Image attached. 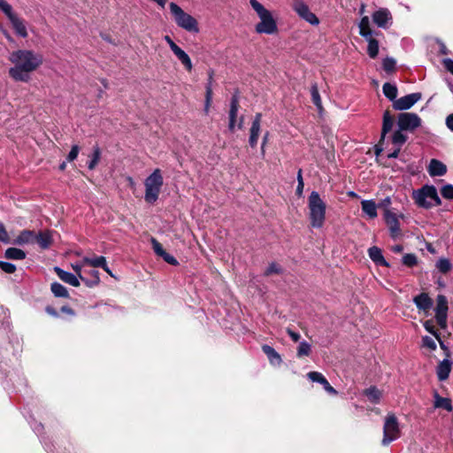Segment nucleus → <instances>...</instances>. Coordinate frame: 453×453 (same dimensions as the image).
<instances>
[{
	"label": "nucleus",
	"mask_w": 453,
	"mask_h": 453,
	"mask_svg": "<svg viewBox=\"0 0 453 453\" xmlns=\"http://www.w3.org/2000/svg\"><path fill=\"white\" fill-rule=\"evenodd\" d=\"M13 65L9 70V75L16 81L27 82L30 73L35 71L43 62L42 56L28 50H18L9 56Z\"/></svg>",
	"instance_id": "1"
},
{
	"label": "nucleus",
	"mask_w": 453,
	"mask_h": 453,
	"mask_svg": "<svg viewBox=\"0 0 453 453\" xmlns=\"http://www.w3.org/2000/svg\"><path fill=\"white\" fill-rule=\"evenodd\" d=\"M250 4L259 18L255 27L256 32L270 35L277 34L279 29L273 13L257 0H250Z\"/></svg>",
	"instance_id": "2"
},
{
	"label": "nucleus",
	"mask_w": 453,
	"mask_h": 453,
	"mask_svg": "<svg viewBox=\"0 0 453 453\" xmlns=\"http://www.w3.org/2000/svg\"><path fill=\"white\" fill-rule=\"evenodd\" d=\"M310 224L314 228H321L326 221V204L317 191L308 197Z\"/></svg>",
	"instance_id": "3"
},
{
	"label": "nucleus",
	"mask_w": 453,
	"mask_h": 453,
	"mask_svg": "<svg viewBox=\"0 0 453 453\" xmlns=\"http://www.w3.org/2000/svg\"><path fill=\"white\" fill-rule=\"evenodd\" d=\"M412 198L418 207L425 209L441 204L437 189L433 185H425L421 188L413 190Z\"/></svg>",
	"instance_id": "4"
},
{
	"label": "nucleus",
	"mask_w": 453,
	"mask_h": 453,
	"mask_svg": "<svg viewBox=\"0 0 453 453\" xmlns=\"http://www.w3.org/2000/svg\"><path fill=\"white\" fill-rule=\"evenodd\" d=\"M163 184L161 170L157 168L144 180V200L149 203H155L158 199Z\"/></svg>",
	"instance_id": "5"
},
{
	"label": "nucleus",
	"mask_w": 453,
	"mask_h": 453,
	"mask_svg": "<svg viewBox=\"0 0 453 453\" xmlns=\"http://www.w3.org/2000/svg\"><path fill=\"white\" fill-rule=\"evenodd\" d=\"M169 9L178 27L190 33L199 32L197 20L193 16L184 12L177 4L173 2L170 3Z\"/></svg>",
	"instance_id": "6"
},
{
	"label": "nucleus",
	"mask_w": 453,
	"mask_h": 453,
	"mask_svg": "<svg viewBox=\"0 0 453 453\" xmlns=\"http://www.w3.org/2000/svg\"><path fill=\"white\" fill-rule=\"evenodd\" d=\"M401 435L398 420L395 414H388L383 426V438L381 443L388 446L393 441L398 439Z\"/></svg>",
	"instance_id": "7"
},
{
	"label": "nucleus",
	"mask_w": 453,
	"mask_h": 453,
	"mask_svg": "<svg viewBox=\"0 0 453 453\" xmlns=\"http://www.w3.org/2000/svg\"><path fill=\"white\" fill-rule=\"evenodd\" d=\"M421 125V119L416 113L403 112L397 117V127L403 131L412 132Z\"/></svg>",
	"instance_id": "8"
},
{
	"label": "nucleus",
	"mask_w": 453,
	"mask_h": 453,
	"mask_svg": "<svg viewBox=\"0 0 453 453\" xmlns=\"http://www.w3.org/2000/svg\"><path fill=\"white\" fill-rule=\"evenodd\" d=\"M448 300L445 296L439 295L436 298L435 307V319L437 324L441 329H446L448 326Z\"/></svg>",
	"instance_id": "9"
},
{
	"label": "nucleus",
	"mask_w": 453,
	"mask_h": 453,
	"mask_svg": "<svg viewBox=\"0 0 453 453\" xmlns=\"http://www.w3.org/2000/svg\"><path fill=\"white\" fill-rule=\"evenodd\" d=\"M292 6L294 11L305 21L313 26L319 25V19L310 11L309 6L303 1L295 0Z\"/></svg>",
	"instance_id": "10"
},
{
	"label": "nucleus",
	"mask_w": 453,
	"mask_h": 453,
	"mask_svg": "<svg viewBox=\"0 0 453 453\" xmlns=\"http://www.w3.org/2000/svg\"><path fill=\"white\" fill-rule=\"evenodd\" d=\"M399 217H402V215H397L390 210H386L384 212V219L388 226L390 236L394 239L401 235Z\"/></svg>",
	"instance_id": "11"
},
{
	"label": "nucleus",
	"mask_w": 453,
	"mask_h": 453,
	"mask_svg": "<svg viewBox=\"0 0 453 453\" xmlns=\"http://www.w3.org/2000/svg\"><path fill=\"white\" fill-rule=\"evenodd\" d=\"M421 99L420 93H412L402 96L393 102V107L397 111H404L411 108L418 101Z\"/></svg>",
	"instance_id": "12"
},
{
	"label": "nucleus",
	"mask_w": 453,
	"mask_h": 453,
	"mask_svg": "<svg viewBox=\"0 0 453 453\" xmlns=\"http://www.w3.org/2000/svg\"><path fill=\"white\" fill-rule=\"evenodd\" d=\"M261 119H262V114L257 113L252 121V124H251V127L250 129V137H249V143L251 148H255L257 144L258 137H259L260 132H261Z\"/></svg>",
	"instance_id": "13"
},
{
	"label": "nucleus",
	"mask_w": 453,
	"mask_h": 453,
	"mask_svg": "<svg viewBox=\"0 0 453 453\" xmlns=\"http://www.w3.org/2000/svg\"><path fill=\"white\" fill-rule=\"evenodd\" d=\"M427 172L431 177L443 176L447 173V166L441 161L433 158L427 165Z\"/></svg>",
	"instance_id": "14"
},
{
	"label": "nucleus",
	"mask_w": 453,
	"mask_h": 453,
	"mask_svg": "<svg viewBox=\"0 0 453 453\" xmlns=\"http://www.w3.org/2000/svg\"><path fill=\"white\" fill-rule=\"evenodd\" d=\"M8 19L10 20L15 33L19 36L22 38L27 37L28 34L27 30L26 22L24 19L19 18L16 13L11 16Z\"/></svg>",
	"instance_id": "15"
},
{
	"label": "nucleus",
	"mask_w": 453,
	"mask_h": 453,
	"mask_svg": "<svg viewBox=\"0 0 453 453\" xmlns=\"http://www.w3.org/2000/svg\"><path fill=\"white\" fill-rule=\"evenodd\" d=\"M372 19L378 27H387L391 20V15L387 9H380L372 14Z\"/></svg>",
	"instance_id": "16"
},
{
	"label": "nucleus",
	"mask_w": 453,
	"mask_h": 453,
	"mask_svg": "<svg viewBox=\"0 0 453 453\" xmlns=\"http://www.w3.org/2000/svg\"><path fill=\"white\" fill-rule=\"evenodd\" d=\"M54 271L56 272L58 278L61 280H63L64 282H65L73 287L80 286V280L76 275H74L71 273L65 272L59 267H55Z\"/></svg>",
	"instance_id": "17"
},
{
	"label": "nucleus",
	"mask_w": 453,
	"mask_h": 453,
	"mask_svg": "<svg viewBox=\"0 0 453 453\" xmlns=\"http://www.w3.org/2000/svg\"><path fill=\"white\" fill-rule=\"evenodd\" d=\"M238 110H239L238 98L236 96H234L231 99L230 111H229L228 128L231 132H234V128H235Z\"/></svg>",
	"instance_id": "18"
},
{
	"label": "nucleus",
	"mask_w": 453,
	"mask_h": 453,
	"mask_svg": "<svg viewBox=\"0 0 453 453\" xmlns=\"http://www.w3.org/2000/svg\"><path fill=\"white\" fill-rule=\"evenodd\" d=\"M452 362L449 359H443L437 366L436 373L439 380H446L450 373Z\"/></svg>",
	"instance_id": "19"
},
{
	"label": "nucleus",
	"mask_w": 453,
	"mask_h": 453,
	"mask_svg": "<svg viewBox=\"0 0 453 453\" xmlns=\"http://www.w3.org/2000/svg\"><path fill=\"white\" fill-rule=\"evenodd\" d=\"M413 302L417 308L421 311H428L432 305L433 301L426 293H421L413 298Z\"/></svg>",
	"instance_id": "20"
},
{
	"label": "nucleus",
	"mask_w": 453,
	"mask_h": 453,
	"mask_svg": "<svg viewBox=\"0 0 453 453\" xmlns=\"http://www.w3.org/2000/svg\"><path fill=\"white\" fill-rule=\"evenodd\" d=\"M36 234L34 231L24 230L16 237L14 243L18 245L35 243Z\"/></svg>",
	"instance_id": "21"
},
{
	"label": "nucleus",
	"mask_w": 453,
	"mask_h": 453,
	"mask_svg": "<svg viewBox=\"0 0 453 453\" xmlns=\"http://www.w3.org/2000/svg\"><path fill=\"white\" fill-rule=\"evenodd\" d=\"M172 51L176 56V58L180 61V63L184 65L186 70L190 72L193 68V65L189 56L179 46Z\"/></svg>",
	"instance_id": "22"
},
{
	"label": "nucleus",
	"mask_w": 453,
	"mask_h": 453,
	"mask_svg": "<svg viewBox=\"0 0 453 453\" xmlns=\"http://www.w3.org/2000/svg\"><path fill=\"white\" fill-rule=\"evenodd\" d=\"M368 255L376 265L388 266V263L385 260L380 248L376 246L371 247L368 250Z\"/></svg>",
	"instance_id": "23"
},
{
	"label": "nucleus",
	"mask_w": 453,
	"mask_h": 453,
	"mask_svg": "<svg viewBox=\"0 0 453 453\" xmlns=\"http://www.w3.org/2000/svg\"><path fill=\"white\" fill-rule=\"evenodd\" d=\"M35 242L42 249H48L52 242V233L50 231H43L36 234Z\"/></svg>",
	"instance_id": "24"
},
{
	"label": "nucleus",
	"mask_w": 453,
	"mask_h": 453,
	"mask_svg": "<svg viewBox=\"0 0 453 453\" xmlns=\"http://www.w3.org/2000/svg\"><path fill=\"white\" fill-rule=\"evenodd\" d=\"M361 206L364 213H365L370 219L377 217V205L373 200H363L361 202Z\"/></svg>",
	"instance_id": "25"
},
{
	"label": "nucleus",
	"mask_w": 453,
	"mask_h": 453,
	"mask_svg": "<svg viewBox=\"0 0 453 453\" xmlns=\"http://www.w3.org/2000/svg\"><path fill=\"white\" fill-rule=\"evenodd\" d=\"M264 353L267 356L269 361L273 365H280L281 363V357L279 353L271 346L264 345L262 347Z\"/></svg>",
	"instance_id": "26"
},
{
	"label": "nucleus",
	"mask_w": 453,
	"mask_h": 453,
	"mask_svg": "<svg viewBox=\"0 0 453 453\" xmlns=\"http://www.w3.org/2000/svg\"><path fill=\"white\" fill-rule=\"evenodd\" d=\"M434 408H441L448 411H450L452 410L451 402L449 398L440 396L436 391L434 394Z\"/></svg>",
	"instance_id": "27"
},
{
	"label": "nucleus",
	"mask_w": 453,
	"mask_h": 453,
	"mask_svg": "<svg viewBox=\"0 0 453 453\" xmlns=\"http://www.w3.org/2000/svg\"><path fill=\"white\" fill-rule=\"evenodd\" d=\"M394 125V119L390 116L388 111H386L383 115V122H382V129H381V137L380 141H383L386 134L391 131Z\"/></svg>",
	"instance_id": "28"
},
{
	"label": "nucleus",
	"mask_w": 453,
	"mask_h": 453,
	"mask_svg": "<svg viewBox=\"0 0 453 453\" xmlns=\"http://www.w3.org/2000/svg\"><path fill=\"white\" fill-rule=\"evenodd\" d=\"M368 42L367 53L371 58H375L379 53V42L372 38V35L365 37Z\"/></svg>",
	"instance_id": "29"
},
{
	"label": "nucleus",
	"mask_w": 453,
	"mask_h": 453,
	"mask_svg": "<svg viewBox=\"0 0 453 453\" xmlns=\"http://www.w3.org/2000/svg\"><path fill=\"white\" fill-rule=\"evenodd\" d=\"M4 257L7 259L22 260L26 257V252L18 248H8L5 250Z\"/></svg>",
	"instance_id": "30"
},
{
	"label": "nucleus",
	"mask_w": 453,
	"mask_h": 453,
	"mask_svg": "<svg viewBox=\"0 0 453 453\" xmlns=\"http://www.w3.org/2000/svg\"><path fill=\"white\" fill-rule=\"evenodd\" d=\"M359 34L361 36L369 37V35H372V31L370 27V20L367 16H365L361 19L359 24Z\"/></svg>",
	"instance_id": "31"
},
{
	"label": "nucleus",
	"mask_w": 453,
	"mask_h": 453,
	"mask_svg": "<svg viewBox=\"0 0 453 453\" xmlns=\"http://www.w3.org/2000/svg\"><path fill=\"white\" fill-rule=\"evenodd\" d=\"M90 159L88 163V167L89 170H94L96 166L98 165L101 158V150L98 146H95L93 148V152L89 156Z\"/></svg>",
	"instance_id": "32"
},
{
	"label": "nucleus",
	"mask_w": 453,
	"mask_h": 453,
	"mask_svg": "<svg viewBox=\"0 0 453 453\" xmlns=\"http://www.w3.org/2000/svg\"><path fill=\"white\" fill-rule=\"evenodd\" d=\"M365 395L372 403H378L381 398V391L375 387H371L365 391Z\"/></svg>",
	"instance_id": "33"
},
{
	"label": "nucleus",
	"mask_w": 453,
	"mask_h": 453,
	"mask_svg": "<svg viewBox=\"0 0 453 453\" xmlns=\"http://www.w3.org/2000/svg\"><path fill=\"white\" fill-rule=\"evenodd\" d=\"M83 263L84 264H87L88 265H90L92 267H103L105 265V263H106V259L103 256H100V257H83Z\"/></svg>",
	"instance_id": "34"
},
{
	"label": "nucleus",
	"mask_w": 453,
	"mask_h": 453,
	"mask_svg": "<svg viewBox=\"0 0 453 453\" xmlns=\"http://www.w3.org/2000/svg\"><path fill=\"white\" fill-rule=\"evenodd\" d=\"M383 93L386 97H388L390 101L396 100L397 96V88L396 86L391 84V83H385L382 88Z\"/></svg>",
	"instance_id": "35"
},
{
	"label": "nucleus",
	"mask_w": 453,
	"mask_h": 453,
	"mask_svg": "<svg viewBox=\"0 0 453 453\" xmlns=\"http://www.w3.org/2000/svg\"><path fill=\"white\" fill-rule=\"evenodd\" d=\"M84 273H88L90 275V279H88L84 276V282L85 284L88 286V287H94V286H96L99 281H100V278H99V273L96 270H90L88 272L87 271H84Z\"/></svg>",
	"instance_id": "36"
},
{
	"label": "nucleus",
	"mask_w": 453,
	"mask_h": 453,
	"mask_svg": "<svg viewBox=\"0 0 453 453\" xmlns=\"http://www.w3.org/2000/svg\"><path fill=\"white\" fill-rule=\"evenodd\" d=\"M407 141V136L403 134V130L397 129L392 135V142L396 147H402Z\"/></svg>",
	"instance_id": "37"
},
{
	"label": "nucleus",
	"mask_w": 453,
	"mask_h": 453,
	"mask_svg": "<svg viewBox=\"0 0 453 453\" xmlns=\"http://www.w3.org/2000/svg\"><path fill=\"white\" fill-rule=\"evenodd\" d=\"M51 291L57 297H67L68 296V291L62 284L58 282H53L51 284Z\"/></svg>",
	"instance_id": "38"
},
{
	"label": "nucleus",
	"mask_w": 453,
	"mask_h": 453,
	"mask_svg": "<svg viewBox=\"0 0 453 453\" xmlns=\"http://www.w3.org/2000/svg\"><path fill=\"white\" fill-rule=\"evenodd\" d=\"M311 344L309 342H307L306 341H303V342H300V343L297 347L296 356L298 357H308L311 354Z\"/></svg>",
	"instance_id": "39"
},
{
	"label": "nucleus",
	"mask_w": 453,
	"mask_h": 453,
	"mask_svg": "<svg viewBox=\"0 0 453 453\" xmlns=\"http://www.w3.org/2000/svg\"><path fill=\"white\" fill-rule=\"evenodd\" d=\"M311 100L319 111L322 110V101L319 96L317 84H312L311 88Z\"/></svg>",
	"instance_id": "40"
},
{
	"label": "nucleus",
	"mask_w": 453,
	"mask_h": 453,
	"mask_svg": "<svg viewBox=\"0 0 453 453\" xmlns=\"http://www.w3.org/2000/svg\"><path fill=\"white\" fill-rule=\"evenodd\" d=\"M436 268L442 273H447L452 269L451 262L445 257H441L436 262Z\"/></svg>",
	"instance_id": "41"
},
{
	"label": "nucleus",
	"mask_w": 453,
	"mask_h": 453,
	"mask_svg": "<svg viewBox=\"0 0 453 453\" xmlns=\"http://www.w3.org/2000/svg\"><path fill=\"white\" fill-rule=\"evenodd\" d=\"M307 377L313 382H318L319 384H321L323 386V388L326 387V385H327L329 382L327 381V380L325 378V376L319 372H310L308 374H307Z\"/></svg>",
	"instance_id": "42"
},
{
	"label": "nucleus",
	"mask_w": 453,
	"mask_h": 453,
	"mask_svg": "<svg viewBox=\"0 0 453 453\" xmlns=\"http://www.w3.org/2000/svg\"><path fill=\"white\" fill-rule=\"evenodd\" d=\"M212 102V88L211 82L206 86L205 102H204V113L208 114Z\"/></svg>",
	"instance_id": "43"
},
{
	"label": "nucleus",
	"mask_w": 453,
	"mask_h": 453,
	"mask_svg": "<svg viewBox=\"0 0 453 453\" xmlns=\"http://www.w3.org/2000/svg\"><path fill=\"white\" fill-rule=\"evenodd\" d=\"M423 348L428 349L430 351H434L436 349L437 345L435 341L430 336H423L422 337V345Z\"/></svg>",
	"instance_id": "44"
},
{
	"label": "nucleus",
	"mask_w": 453,
	"mask_h": 453,
	"mask_svg": "<svg viewBox=\"0 0 453 453\" xmlns=\"http://www.w3.org/2000/svg\"><path fill=\"white\" fill-rule=\"evenodd\" d=\"M425 329L434 336L436 340H440V333L435 329L433 321L431 319L426 320L423 323Z\"/></svg>",
	"instance_id": "45"
},
{
	"label": "nucleus",
	"mask_w": 453,
	"mask_h": 453,
	"mask_svg": "<svg viewBox=\"0 0 453 453\" xmlns=\"http://www.w3.org/2000/svg\"><path fill=\"white\" fill-rule=\"evenodd\" d=\"M402 262L406 266L413 267L418 264V259L414 254L410 253L403 257Z\"/></svg>",
	"instance_id": "46"
},
{
	"label": "nucleus",
	"mask_w": 453,
	"mask_h": 453,
	"mask_svg": "<svg viewBox=\"0 0 453 453\" xmlns=\"http://www.w3.org/2000/svg\"><path fill=\"white\" fill-rule=\"evenodd\" d=\"M86 265H88L83 263V259L79 263L72 264V268L76 273L77 277L80 278L81 280H84V271H82V268Z\"/></svg>",
	"instance_id": "47"
},
{
	"label": "nucleus",
	"mask_w": 453,
	"mask_h": 453,
	"mask_svg": "<svg viewBox=\"0 0 453 453\" xmlns=\"http://www.w3.org/2000/svg\"><path fill=\"white\" fill-rule=\"evenodd\" d=\"M0 10L6 15L8 19L15 14L12 11V5L5 0H0Z\"/></svg>",
	"instance_id": "48"
},
{
	"label": "nucleus",
	"mask_w": 453,
	"mask_h": 453,
	"mask_svg": "<svg viewBox=\"0 0 453 453\" xmlns=\"http://www.w3.org/2000/svg\"><path fill=\"white\" fill-rule=\"evenodd\" d=\"M441 194L445 199H453V185L446 184L441 188Z\"/></svg>",
	"instance_id": "49"
},
{
	"label": "nucleus",
	"mask_w": 453,
	"mask_h": 453,
	"mask_svg": "<svg viewBox=\"0 0 453 453\" xmlns=\"http://www.w3.org/2000/svg\"><path fill=\"white\" fill-rule=\"evenodd\" d=\"M151 244H152V249H153L154 252L157 256L162 257L164 255V253L165 252V250L163 249L162 245L155 238H151Z\"/></svg>",
	"instance_id": "50"
},
{
	"label": "nucleus",
	"mask_w": 453,
	"mask_h": 453,
	"mask_svg": "<svg viewBox=\"0 0 453 453\" xmlns=\"http://www.w3.org/2000/svg\"><path fill=\"white\" fill-rule=\"evenodd\" d=\"M0 268L6 273H13L16 271L15 265L9 262L0 261Z\"/></svg>",
	"instance_id": "51"
},
{
	"label": "nucleus",
	"mask_w": 453,
	"mask_h": 453,
	"mask_svg": "<svg viewBox=\"0 0 453 453\" xmlns=\"http://www.w3.org/2000/svg\"><path fill=\"white\" fill-rule=\"evenodd\" d=\"M382 65H383V68L386 72H392L395 69V59H393L391 58H386L383 60Z\"/></svg>",
	"instance_id": "52"
},
{
	"label": "nucleus",
	"mask_w": 453,
	"mask_h": 453,
	"mask_svg": "<svg viewBox=\"0 0 453 453\" xmlns=\"http://www.w3.org/2000/svg\"><path fill=\"white\" fill-rule=\"evenodd\" d=\"M79 152H80V147L78 145H73L67 156V160L69 162L75 160L78 157Z\"/></svg>",
	"instance_id": "53"
},
{
	"label": "nucleus",
	"mask_w": 453,
	"mask_h": 453,
	"mask_svg": "<svg viewBox=\"0 0 453 453\" xmlns=\"http://www.w3.org/2000/svg\"><path fill=\"white\" fill-rule=\"evenodd\" d=\"M280 272H281L280 267L277 264L273 263L267 267V269L265 271V274L270 275L273 273H280Z\"/></svg>",
	"instance_id": "54"
},
{
	"label": "nucleus",
	"mask_w": 453,
	"mask_h": 453,
	"mask_svg": "<svg viewBox=\"0 0 453 453\" xmlns=\"http://www.w3.org/2000/svg\"><path fill=\"white\" fill-rule=\"evenodd\" d=\"M0 241L3 242H9V236L5 230V227L3 223L0 222Z\"/></svg>",
	"instance_id": "55"
},
{
	"label": "nucleus",
	"mask_w": 453,
	"mask_h": 453,
	"mask_svg": "<svg viewBox=\"0 0 453 453\" xmlns=\"http://www.w3.org/2000/svg\"><path fill=\"white\" fill-rule=\"evenodd\" d=\"M161 257L170 265H175L178 264L176 258L167 252H165Z\"/></svg>",
	"instance_id": "56"
},
{
	"label": "nucleus",
	"mask_w": 453,
	"mask_h": 453,
	"mask_svg": "<svg viewBox=\"0 0 453 453\" xmlns=\"http://www.w3.org/2000/svg\"><path fill=\"white\" fill-rule=\"evenodd\" d=\"M442 64L445 69L453 74V60L451 58H444Z\"/></svg>",
	"instance_id": "57"
},
{
	"label": "nucleus",
	"mask_w": 453,
	"mask_h": 453,
	"mask_svg": "<svg viewBox=\"0 0 453 453\" xmlns=\"http://www.w3.org/2000/svg\"><path fill=\"white\" fill-rule=\"evenodd\" d=\"M287 333L292 339V341H294L295 342H299V340L301 339L300 334L291 330L290 328H287Z\"/></svg>",
	"instance_id": "58"
},
{
	"label": "nucleus",
	"mask_w": 453,
	"mask_h": 453,
	"mask_svg": "<svg viewBox=\"0 0 453 453\" xmlns=\"http://www.w3.org/2000/svg\"><path fill=\"white\" fill-rule=\"evenodd\" d=\"M446 126L450 131L453 132V113L449 114L446 118Z\"/></svg>",
	"instance_id": "59"
},
{
	"label": "nucleus",
	"mask_w": 453,
	"mask_h": 453,
	"mask_svg": "<svg viewBox=\"0 0 453 453\" xmlns=\"http://www.w3.org/2000/svg\"><path fill=\"white\" fill-rule=\"evenodd\" d=\"M165 41L168 43L170 49L173 50L178 45L171 39L169 35L164 37Z\"/></svg>",
	"instance_id": "60"
},
{
	"label": "nucleus",
	"mask_w": 453,
	"mask_h": 453,
	"mask_svg": "<svg viewBox=\"0 0 453 453\" xmlns=\"http://www.w3.org/2000/svg\"><path fill=\"white\" fill-rule=\"evenodd\" d=\"M304 183L303 182H298L296 187V194L297 196H301L303 191Z\"/></svg>",
	"instance_id": "61"
},
{
	"label": "nucleus",
	"mask_w": 453,
	"mask_h": 453,
	"mask_svg": "<svg viewBox=\"0 0 453 453\" xmlns=\"http://www.w3.org/2000/svg\"><path fill=\"white\" fill-rule=\"evenodd\" d=\"M324 389L329 393V394H332V395H336L337 394V391L328 383L327 385H326V387L324 388Z\"/></svg>",
	"instance_id": "62"
},
{
	"label": "nucleus",
	"mask_w": 453,
	"mask_h": 453,
	"mask_svg": "<svg viewBox=\"0 0 453 453\" xmlns=\"http://www.w3.org/2000/svg\"><path fill=\"white\" fill-rule=\"evenodd\" d=\"M401 147H397L393 152L388 154V157L390 158H395L398 157V154L400 152Z\"/></svg>",
	"instance_id": "63"
},
{
	"label": "nucleus",
	"mask_w": 453,
	"mask_h": 453,
	"mask_svg": "<svg viewBox=\"0 0 453 453\" xmlns=\"http://www.w3.org/2000/svg\"><path fill=\"white\" fill-rule=\"evenodd\" d=\"M61 311L70 314V315H73V311L68 306H63L61 308Z\"/></svg>",
	"instance_id": "64"
}]
</instances>
